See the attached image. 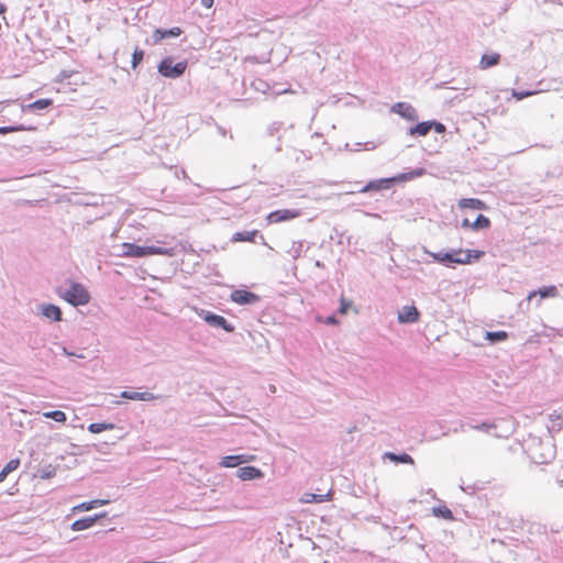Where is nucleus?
Instances as JSON below:
<instances>
[{
    "mask_svg": "<svg viewBox=\"0 0 563 563\" xmlns=\"http://www.w3.org/2000/svg\"><path fill=\"white\" fill-rule=\"evenodd\" d=\"M5 11H7V7L2 2H0V15H3L5 13Z\"/></svg>",
    "mask_w": 563,
    "mask_h": 563,
    "instance_id": "49530a36",
    "label": "nucleus"
},
{
    "mask_svg": "<svg viewBox=\"0 0 563 563\" xmlns=\"http://www.w3.org/2000/svg\"><path fill=\"white\" fill-rule=\"evenodd\" d=\"M390 112L400 115L408 121H417L419 115L415 107L408 102H396L391 106Z\"/></svg>",
    "mask_w": 563,
    "mask_h": 563,
    "instance_id": "39448f33",
    "label": "nucleus"
},
{
    "mask_svg": "<svg viewBox=\"0 0 563 563\" xmlns=\"http://www.w3.org/2000/svg\"><path fill=\"white\" fill-rule=\"evenodd\" d=\"M426 174H428L430 176H434L432 173L427 172V169L424 167H417V168L411 169L409 172L398 173L395 176H415V177H418V176H423Z\"/></svg>",
    "mask_w": 563,
    "mask_h": 563,
    "instance_id": "2f4dec72",
    "label": "nucleus"
},
{
    "mask_svg": "<svg viewBox=\"0 0 563 563\" xmlns=\"http://www.w3.org/2000/svg\"><path fill=\"white\" fill-rule=\"evenodd\" d=\"M472 224L468 219H464L462 222V227L464 228H472Z\"/></svg>",
    "mask_w": 563,
    "mask_h": 563,
    "instance_id": "c03bdc74",
    "label": "nucleus"
},
{
    "mask_svg": "<svg viewBox=\"0 0 563 563\" xmlns=\"http://www.w3.org/2000/svg\"><path fill=\"white\" fill-rule=\"evenodd\" d=\"M60 77H62V79H65V78H69V75L66 74V71H62Z\"/></svg>",
    "mask_w": 563,
    "mask_h": 563,
    "instance_id": "09e8293b",
    "label": "nucleus"
},
{
    "mask_svg": "<svg viewBox=\"0 0 563 563\" xmlns=\"http://www.w3.org/2000/svg\"><path fill=\"white\" fill-rule=\"evenodd\" d=\"M53 104V100L49 98L38 99L34 102L22 104V112H41L43 110L48 109Z\"/></svg>",
    "mask_w": 563,
    "mask_h": 563,
    "instance_id": "f8f14e48",
    "label": "nucleus"
},
{
    "mask_svg": "<svg viewBox=\"0 0 563 563\" xmlns=\"http://www.w3.org/2000/svg\"><path fill=\"white\" fill-rule=\"evenodd\" d=\"M332 498V494L331 493H327L324 495H318V494H312V493H306L302 495L301 497V501L305 503V504H310V503H323V501H327V500H331Z\"/></svg>",
    "mask_w": 563,
    "mask_h": 563,
    "instance_id": "412c9836",
    "label": "nucleus"
},
{
    "mask_svg": "<svg viewBox=\"0 0 563 563\" xmlns=\"http://www.w3.org/2000/svg\"><path fill=\"white\" fill-rule=\"evenodd\" d=\"M115 426L113 423L108 422H93L88 426V430L91 433H101L103 431L113 430Z\"/></svg>",
    "mask_w": 563,
    "mask_h": 563,
    "instance_id": "393cba45",
    "label": "nucleus"
},
{
    "mask_svg": "<svg viewBox=\"0 0 563 563\" xmlns=\"http://www.w3.org/2000/svg\"><path fill=\"white\" fill-rule=\"evenodd\" d=\"M43 416L45 418L53 419L56 422H65L67 419L66 413L60 410L47 411V412H44Z\"/></svg>",
    "mask_w": 563,
    "mask_h": 563,
    "instance_id": "473e14b6",
    "label": "nucleus"
},
{
    "mask_svg": "<svg viewBox=\"0 0 563 563\" xmlns=\"http://www.w3.org/2000/svg\"><path fill=\"white\" fill-rule=\"evenodd\" d=\"M143 58H144V51L136 47L132 54V60H131L132 68L135 69L143 62Z\"/></svg>",
    "mask_w": 563,
    "mask_h": 563,
    "instance_id": "c9c22d12",
    "label": "nucleus"
},
{
    "mask_svg": "<svg viewBox=\"0 0 563 563\" xmlns=\"http://www.w3.org/2000/svg\"><path fill=\"white\" fill-rule=\"evenodd\" d=\"M376 146H377L376 143H374L373 141L356 142V143H353V144L346 143L345 144V148L351 151V152L371 151V150L376 148Z\"/></svg>",
    "mask_w": 563,
    "mask_h": 563,
    "instance_id": "5701e85b",
    "label": "nucleus"
},
{
    "mask_svg": "<svg viewBox=\"0 0 563 563\" xmlns=\"http://www.w3.org/2000/svg\"><path fill=\"white\" fill-rule=\"evenodd\" d=\"M231 300L238 305H252L260 300V296L244 289H236L231 292Z\"/></svg>",
    "mask_w": 563,
    "mask_h": 563,
    "instance_id": "0eeeda50",
    "label": "nucleus"
},
{
    "mask_svg": "<svg viewBox=\"0 0 563 563\" xmlns=\"http://www.w3.org/2000/svg\"><path fill=\"white\" fill-rule=\"evenodd\" d=\"M255 456L252 454L228 455L222 457L220 465L222 467H235L240 464L252 462Z\"/></svg>",
    "mask_w": 563,
    "mask_h": 563,
    "instance_id": "9d476101",
    "label": "nucleus"
},
{
    "mask_svg": "<svg viewBox=\"0 0 563 563\" xmlns=\"http://www.w3.org/2000/svg\"><path fill=\"white\" fill-rule=\"evenodd\" d=\"M263 476V472L255 466H244L239 468L238 477L242 481H251L261 478Z\"/></svg>",
    "mask_w": 563,
    "mask_h": 563,
    "instance_id": "4468645a",
    "label": "nucleus"
},
{
    "mask_svg": "<svg viewBox=\"0 0 563 563\" xmlns=\"http://www.w3.org/2000/svg\"><path fill=\"white\" fill-rule=\"evenodd\" d=\"M187 68V62L181 60L174 63L173 57L168 56L161 60L157 66L158 73L166 78H179L184 75Z\"/></svg>",
    "mask_w": 563,
    "mask_h": 563,
    "instance_id": "20e7f679",
    "label": "nucleus"
},
{
    "mask_svg": "<svg viewBox=\"0 0 563 563\" xmlns=\"http://www.w3.org/2000/svg\"><path fill=\"white\" fill-rule=\"evenodd\" d=\"M459 206L461 208H471V209H485V203L478 199H473V198H470V199H462L460 202H459Z\"/></svg>",
    "mask_w": 563,
    "mask_h": 563,
    "instance_id": "cd10ccee",
    "label": "nucleus"
},
{
    "mask_svg": "<svg viewBox=\"0 0 563 563\" xmlns=\"http://www.w3.org/2000/svg\"><path fill=\"white\" fill-rule=\"evenodd\" d=\"M42 313L48 319L59 321L62 319V311L59 307L48 303L42 307Z\"/></svg>",
    "mask_w": 563,
    "mask_h": 563,
    "instance_id": "aec40b11",
    "label": "nucleus"
},
{
    "mask_svg": "<svg viewBox=\"0 0 563 563\" xmlns=\"http://www.w3.org/2000/svg\"><path fill=\"white\" fill-rule=\"evenodd\" d=\"M351 308V302L347 301L343 296L341 297L340 299V308H339V312L341 314H346L349 309Z\"/></svg>",
    "mask_w": 563,
    "mask_h": 563,
    "instance_id": "58836bf2",
    "label": "nucleus"
},
{
    "mask_svg": "<svg viewBox=\"0 0 563 563\" xmlns=\"http://www.w3.org/2000/svg\"><path fill=\"white\" fill-rule=\"evenodd\" d=\"M395 179L396 178H380L378 180L371 181L366 186H364L360 191L365 192V191H371V190L377 191V190H382V189H388L390 183Z\"/></svg>",
    "mask_w": 563,
    "mask_h": 563,
    "instance_id": "a211bd4d",
    "label": "nucleus"
},
{
    "mask_svg": "<svg viewBox=\"0 0 563 563\" xmlns=\"http://www.w3.org/2000/svg\"><path fill=\"white\" fill-rule=\"evenodd\" d=\"M2 103H9V101L0 102V104H2Z\"/></svg>",
    "mask_w": 563,
    "mask_h": 563,
    "instance_id": "8fccbe9b",
    "label": "nucleus"
},
{
    "mask_svg": "<svg viewBox=\"0 0 563 563\" xmlns=\"http://www.w3.org/2000/svg\"><path fill=\"white\" fill-rule=\"evenodd\" d=\"M485 336L490 342H499L507 340L508 333L506 331L486 332Z\"/></svg>",
    "mask_w": 563,
    "mask_h": 563,
    "instance_id": "7c9ffc66",
    "label": "nucleus"
},
{
    "mask_svg": "<svg viewBox=\"0 0 563 563\" xmlns=\"http://www.w3.org/2000/svg\"><path fill=\"white\" fill-rule=\"evenodd\" d=\"M34 130L32 126H25L24 124L0 126V134H8L11 132L30 131Z\"/></svg>",
    "mask_w": 563,
    "mask_h": 563,
    "instance_id": "c756f323",
    "label": "nucleus"
},
{
    "mask_svg": "<svg viewBox=\"0 0 563 563\" xmlns=\"http://www.w3.org/2000/svg\"><path fill=\"white\" fill-rule=\"evenodd\" d=\"M218 130H219V132L221 133V135H223V136H224V135L227 134L225 129H223L222 126H218Z\"/></svg>",
    "mask_w": 563,
    "mask_h": 563,
    "instance_id": "de8ad7c7",
    "label": "nucleus"
},
{
    "mask_svg": "<svg viewBox=\"0 0 563 563\" xmlns=\"http://www.w3.org/2000/svg\"><path fill=\"white\" fill-rule=\"evenodd\" d=\"M500 60V55L497 53L494 54H484L481 58L479 66L482 69L490 68L497 65Z\"/></svg>",
    "mask_w": 563,
    "mask_h": 563,
    "instance_id": "4be33fe9",
    "label": "nucleus"
},
{
    "mask_svg": "<svg viewBox=\"0 0 563 563\" xmlns=\"http://www.w3.org/2000/svg\"><path fill=\"white\" fill-rule=\"evenodd\" d=\"M538 91L536 90H512V97L517 100H522L527 97L536 95Z\"/></svg>",
    "mask_w": 563,
    "mask_h": 563,
    "instance_id": "e433bc0d",
    "label": "nucleus"
},
{
    "mask_svg": "<svg viewBox=\"0 0 563 563\" xmlns=\"http://www.w3.org/2000/svg\"><path fill=\"white\" fill-rule=\"evenodd\" d=\"M490 225V221L487 217L478 214L476 220L473 222V229H487Z\"/></svg>",
    "mask_w": 563,
    "mask_h": 563,
    "instance_id": "72a5a7b5",
    "label": "nucleus"
},
{
    "mask_svg": "<svg viewBox=\"0 0 563 563\" xmlns=\"http://www.w3.org/2000/svg\"><path fill=\"white\" fill-rule=\"evenodd\" d=\"M385 457L397 463L413 464V459L407 453L397 455L395 453L387 452L385 453Z\"/></svg>",
    "mask_w": 563,
    "mask_h": 563,
    "instance_id": "a878e982",
    "label": "nucleus"
},
{
    "mask_svg": "<svg viewBox=\"0 0 563 563\" xmlns=\"http://www.w3.org/2000/svg\"><path fill=\"white\" fill-rule=\"evenodd\" d=\"M183 33V30L178 26L170 29H155L152 34L153 44H157L165 38L178 37Z\"/></svg>",
    "mask_w": 563,
    "mask_h": 563,
    "instance_id": "1a4fd4ad",
    "label": "nucleus"
},
{
    "mask_svg": "<svg viewBox=\"0 0 563 563\" xmlns=\"http://www.w3.org/2000/svg\"><path fill=\"white\" fill-rule=\"evenodd\" d=\"M301 214L300 210L283 209L276 210L267 214L266 220L269 224L290 221Z\"/></svg>",
    "mask_w": 563,
    "mask_h": 563,
    "instance_id": "423d86ee",
    "label": "nucleus"
},
{
    "mask_svg": "<svg viewBox=\"0 0 563 563\" xmlns=\"http://www.w3.org/2000/svg\"><path fill=\"white\" fill-rule=\"evenodd\" d=\"M205 321L208 322L210 325H213V327H218V328H222L223 330H225L227 332H232L234 330V327L232 324H230L227 319L222 316H219V314H214V313H210L208 312L205 317H203Z\"/></svg>",
    "mask_w": 563,
    "mask_h": 563,
    "instance_id": "9b49d317",
    "label": "nucleus"
},
{
    "mask_svg": "<svg viewBox=\"0 0 563 563\" xmlns=\"http://www.w3.org/2000/svg\"><path fill=\"white\" fill-rule=\"evenodd\" d=\"M282 129V123L280 122H273L268 128H267V132L269 135H275L276 133L279 132V130Z\"/></svg>",
    "mask_w": 563,
    "mask_h": 563,
    "instance_id": "ea45409f",
    "label": "nucleus"
},
{
    "mask_svg": "<svg viewBox=\"0 0 563 563\" xmlns=\"http://www.w3.org/2000/svg\"><path fill=\"white\" fill-rule=\"evenodd\" d=\"M201 4L205 8L210 9L213 5V0H201Z\"/></svg>",
    "mask_w": 563,
    "mask_h": 563,
    "instance_id": "79ce46f5",
    "label": "nucleus"
},
{
    "mask_svg": "<svg viewBox=\"0 0 563 563\" xmlns=\"http://www.w3.org/2000/svg\"><path fill=\"white\" fill-rule=\"evenodd\" d=\"M103 516L104 515L95 516V517H86V518L78 519V520H76V521H74L71 523V530H74V531H81V530L89 529V528H91L97 522V520L100 517H103Z\"/></svg>",
    "mask_w": 563,
    "mask_h": 563,
    "instance_id": "f3484780",
    "label": "nucleus"
},
{
    "mask_svg": "<svg viewBox=\"0 0 563 563\" xmlns=\"http://www.w3.org/2000/svg\"><path fill=\"white\" fill-rule=\"evenodd\" d=\"M257 234V231H245V232H238L234 234L233 240L240 241V242H253L255 236Z\"/></svg>",
    "mask_w": 563,
    "mask_h": 563,
    "instance_id": "c85d7f7f",
    "label": "nucleus"
},
{
    "mask_svg": "<svg viewBox=\"0 0 563 563\" xmlns=\"http://www.w3.org/2000/svg\"><path fill=\"white\" fill-rule=\"evenodd\" d=\"M107 503H108V500H102V499H95V500H91V501H85V503H81L80 505L75 506L73 508V510L74 511H88V510L93 509L97 506L106 505Z\"/></svg>",
    "mask_w": 563,
    "mask_h": 563,
    "instance_id": "b1692460",
    "label": "nucleus"
},
{
    "mask_svg": "<svg viewBox=\"0 0 563 563\" xmlns=\"http://www.w3.org/2000/svg\"><path fill=\"white\" fill-rule=\"evenodd\" d=\"M548 482L555 484L558 487L563 486V466L559 464L552 465L548 471Z\"/></svg>",
    "mask_w": 563,
    "mask_h": 563,
    "instance_id": "2eb2a0df",
    "label": "nucleus"
},
{
    "mask_svg": "<svg viewBox=\"0 0 563 563\" xmlns=\"http://www.w3.org/2000/svg\"><path fill=\"white\" fill-rule=\"evenodd\" d=\"M430 131H431V122L429 120V121L418 122L417 124L410 126L408 130V134L413 137L426 136L427 134L430 133Z\"/></svg>",
    "mask_w": 563,
    "mask_h": 563,
    "instance_id": "dca6fc26",
    "label": "nucleus"
},
{
    "mask_svg": "<svg viewBox=\"0 0 563 563\" xmlns=\"http://www.w3.org/2000/svg\"><path fill=\"white\" fill-rule=\"evenodd\" d=\"M495 426L494 424H489V423H482V424H478V426H474L473 428L476 429V430H479V431H489L492 428H494Z\"/></svg>",
    "mask_w": 563,
    "mask_h": 563,
    "instance_id": "a19ab883",
    "label": "nucleus"
},
{
    "mask_svg": "<svg viewBox=\"0 0 563 563\" xmlns=\"http://www.w3.org/2000/svg\"><path fill=\"white\" fill-rule=\"evenodd\" d=\"M325 323L327 324H336L338 323V320L335 319L334 316H330L325 319Z\"/></svg>",
    "mask_w": 563,
    "mask_h": 563,
    "instance_id": "37998d69",
    "label": "nucleus"
},
{
    "mask_svg": "<svg viewBox=\"0 0 563 563\" xmlns=\"http://www.w3.org/2000/svg\"><path fill=\"white\" fill-rule=\"evenodd\" d=\"M52 476H54V472H53V471H49V472H47V473H44L41 477H42V478H49V477H52Z\"/></svg>",
    "mask_w": 563,
    "mask_h": 563,
    "instance_id": "a18cd8bd",
    "label": "nucleus"
},
{
    "mask_svg": "<svg viewBox=\"0 0 563 563\" xmlns=\"http://www.w3.org/2000/svg\"><path fill=\"white\" fill-rule=\"evenodd\" d=\"M420 312L417 309L416 306H405L402 309L398 312V321L400 323H415L419 320Z\"/></svg>",
    "mask_w": 563,
    "mask_h": 563,
    "instance_id": "6e6552de",
    "label": "nucleus"
},
{
    "mask_svg": "<svg viewBox=\"0 0 563 563\" xmlns=\"http://www.w3.org/2000/svg\"><path fill=\"white\" fill-rule=\"evenodd\" d=\"M60 297L73 306H84L90 300L88 290L79 283H71L69 288L60 294Z\"/></svg>",
    "mask_w": 563,
    "mask_h": 563,
    "instance_id": "7ed1b4c3",
    "label": "nucleus"
},
{
    "mask_svg": "<svg viewBox=\"0 0 563 563\" xmlns=\"http://www.w3.org/2000/svg\"><path fill=\"white\" fill-rule=\"evenodd\" d=\"M20 466V460L19 459H13L11 461H9L5 466L2 468V471L0 472V483H2L5 477L13 471H15L18 467Z\"/></svg>",
    "mask_w": 563,
    "mask_h": 563,
    "instance_id": "bb28decb",
    "label": "nucleus"
},
{
    "mask_svg": "<svg viewBox=\"0 0 563 563\" xmlns=\"http://www.w3.org/2000/svg\"><path fill=\"white\" fill-rule=\"evenodd\" d=\"M433 514L438 517H442L448 520L453 519V514H452L451 509H449L446 506H440V507L433 508Z\"/></svg>",
    "mask_w": 563,
    "mask_h": 563,
    "instance_id": "f704fd0d",
    "label": "nucleus"
},
{
    "mask_svg": "<svg viewBox=\"0 0 563 563\" xmlns=\"http://www.w3.org/2000/svg\"><path fill=\"white\" fill-rule=\"evenodd\" d=\"M484 254L485 253L483 251H477V250H474V251L454 250L452 252L435 253V254H433V257L442 264L454 263V264L465 265V264H471L474 261L481 260L484 256Z\"/></svg>",
    "mask_w": 563,
    "mask_h": 563,
    "instance_id": "f257e3e1",
    "label": "nucleus"
},
{
    "mask_svg": "<svg viewBox=\"0 0 563 563\" xmlns=\"http://www.w3.org/2000/svg\"><path fill=\"white\" fill-rule=\"evenodd\" d=\"M121 397L128 400H140V401H152L157 397L150 391H128L124 390L121 393Z\"/></svg>",
    "mask_w": 563,
    "mask_h": 563,
    "instance_id": "ddd939ff",
    "label": "nucleus"
},
{
    "mask_svg": "<svg viewBox=\"0 0 563 563\" xmlns=\"http://www.w3.org/2000/svg\"><path fill=\"white\" fill-rule=\"evenodd\" d=\"M122 256L124 257H145L151 255H168L173 252L161 246H140L134 243H123L121 245Z\"/></svg>",
    "mask_w": 563,
    "mask_h": 563,
    "instance_id": "f03ea898",
    "label": "nucleus"
},
{
    "mask_svg": "<svg viewBox=\"0 0 563 563\" xmlns=\"http://www.w3.org/2000/svg\"><path fill=\"white\" fill-rule=\"evenodd\" d=\"M431 122V130L433 129L438 134H442L445 132L446 128L443 123L437 121V120H430Z\"/></svg>",
    "mask_w": 563,
    "mask_h": 563,
    "instance_id": "4c0bfd02",
    "label": "nucleus"
},
{
    "mask_svg": "<svg viewBox=\"0 0 563 563\" xmlns=\"http://www.w3.org/2000/svg\"><path fill=\"white\" fill-rule=\"evenodd\" d=\"M540 296L541 298H548V297H556L559 295L558 288L555 286H548L540 288L539 290L531 291L528 296V299L531 300L536 296Z\"/></svg>",
    "mask_w": 563,
    "mask_h": 563,
    "instance_id": "6ab92c4d",
    "label": "nucleus"
}]
</instances>
